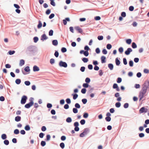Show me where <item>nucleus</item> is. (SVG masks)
<instances>
[{"mask_svg": "<svg viewBox=\"0 0 149 149\" xmlns=\"http://www.w3.org/2000/svg\"><path fill=\"white\" fill-rule=\"evenodd\" d=\"M121 105L120 102H116L115 104V106L117 108H119Z\"/></svg>", "mask_w": 149, "mask_h": 149, "instance_id": "36", "label": "nucleus"}, {"mask_svg": "<svg viewBox=\"0 0 149 149\" xmlns=\"http://www.w3.org/2000/svg\"><path fill=\"white\" fill-rule=\"evenodd\" d=\"M84 49L85 50V51L88 52L89 50H90V49L87 45H86L84 47Z\"/></svg>", "mask_w": 149, "mask_h": 149, "instance_id": "51", "label": "nucleus"}, {"mask_svg": "<svg viewBox=\"0 0 149 149\" xmlns=\"http://www.w3.org/2000/svg\"><path fill=\"white\" fill-rule=\"evenodd\" d=\"M4 140L3 141L4 144L6 146L8 145L9 143V141L6 139H4Z\"/></svg>", "mask_w": 149, "mask_h": 149, "instance_id": "41", "label": "nucleus"}, {"mask_svg": "<svg viewBox=\"0 0 149 149\" xmlns=\"http://www.w3.org/2000/svg\"><path fill=\"white\" fill-rule=\"evenodd\" d=\"M72 111L74 113H77L78 112V109L75 107L73 108L72 109Z\"/></svg>", "mask_w": 149, "mask_h": 149, "instance_id": "50", "label": "nucleus"}, {"mask_svg": "<svg viewBox=\"0 0 149 149\" xmlns=\"http://www.w3.org/2000/svg\"><path fill=\"white\" fill-rule=\"evenodd\" d=\"M93 64L95 66L99 64V63L97 60H93Z\"/></svg>", "mask_w": 149, "mask_h": 149, "instance_id": "47", "label": "nucleus"}, {"mask_svg": "<svg viewBox=\"0 0 149 149\" xmlns=\"http://www.w3.org/2000/svg\"><path fill=\"white\" fill-rule=\"evenodd\" d=\"M148 124H149V119H147L145 121V123L143 127L144 128H146L147 127V125Z\"/></svg>", "mask_w": 149, "mask_h": 149, "instance_id": "16", "label": "nucleus"}, {"mask_svg": "<svg viewBox=\"0 0 149 149\" xmlns=\"http://www.w3.org/2000/svg\"><path fill=\"white\" fill-rule=\"evenodd\" d=\"M122 81V79L121 78L118 77L116 79V82L118 83H120Z\"/></svg>", "mask_w": 149, "mask_h": 149, "instance_id": "46", "label": "nucleus"}, {"mask_svg": "<svg viewBox=\"0 0 149 149\" xmlns=\"http://www.w3.org/2000/svg\"><path fill=\"white\" fill-rule=\"evenodd\" d=\"M123 63L124 65H127V62L126 58H123Z\"/></svg>", "mask_w": 149, "mask_h": 149, "instance_id": "59", "label": "nucleus"}, {"mask_svg": "<svg viewBox=\"0 0 149 149\" xmlns=\"http://www.w3.org/2000/svg\"><path fill=\"white\" fill-rule=\"evenodd\" d=\"M51 138V136L50 135L48 134L46 135V138L45 139V140L46 141H48L50 140Z\"/></svg>", "mask_w": 149, "mask_h": 149, "instance_id": "32", "label": "nucleus"}, {"mask_svg": "<svg viewBox=\"0 0 149 149\" xmlns=\"http://www.w3.org/2000/svg\"><path fill=\"white\" fill-rule=\"evenodd\" d=\"M59 54L57 50H55L54 55L56 58H57Z\"/></svg>", "mask_w": 149, "mask_h": 149, "instance_id": "63", "label": "nucleus"}, {"mask_svg": "<svg viewBox=\"0 0 149 149\" xmlns=\"http://www.w3.org/2000/svg\"><path fill=\"white\" fill-rule=\"evenodd\" d=\"M81 59L84 63H86L88 61V59L87 58L83 57L81 58Z\"/></svg>", "mask_w": 149, "mask_h": 149, "instance_id": "31", "label": "nucleus"}, {"mask_svg": "<svg viewBox=\"0 0 149 149\" xmlns=\"http://www.w3.org/2000/svg\"><path fill=\"white\" fill-rule=\"evenodd\" d=\"M132 42V40L131 39H127L126 40V42L128 45H130Z\"/></svg>", "mask_w": 149, "mask_h": 149, "instance_id": "33", "label": "nucleus"}, {"mask_svg": "<svg viewBox=\"0 0 149 149\" xmlns=\"http://www.w3.org/2000/svg\"><path fill=\"white\" fill-rule=\"evenodd\" d=\"M70 19L69 17H66L64 19H63V24L65 25L67 24V22H70Z\"/></svg>", "mask_w": 149, "mask_h": 149, "instance_id": "11", "label": "nucleus"}, {"mask_svg": "<svg viewBox=\"0 0 149 149\" xmlns=\"http://www.w3.org/2000/svg\"><path fill=\"white\" fill-rule=\"evenodd\" d=\"M81 101L83 104H85L87 102V100L86 98H83L82 99Z\"/></svg>", "mask_w": 149, "mask_h": 149, "instance_id": "48", "label": "nucleus"}, {"mask_svg": "<svg viewBox=\"0 0 149 149\" xmlns=\"http://www.w3.org/2000/svg\"><path fill=\"white\" fill-rule=\"evenodd\" d=\"M59 145L60 147L62 149H63L65 146V144L63 142L61 143Z\"/></svg>", "mask_w": 149, "mask_h": 149, "instance_id": "57", "label": "nucleus"}, {"mask_svg": "<svg viewBox=\"0 0 149 149\" xmlns=\"http://www.w3.org/2000/svg\"><path fill=\"white\" fill-rule=\"evenodd\" d=\"M24 129L26 131H28L30 130L31 128L29 125H27L24 127Z\"/></svg>", "mask_w": 149, "mask_h": 149, "instance_id": "26", "label": "nucleus"}, {"mask_svg": "<svg viewBox=\"0 0 149 149\" xmlns=\"http://www.w3.org/2000/svg\"><path fill=\"white\" fill-rule=\"evenodd\" d=\"M40 70L39 67L36 65H34L33 67V71L34 72H38Z\"/></svg>", "mask_w": 149, "mask_h": 149, "instance_id": "13", "label": "nucleus"}, {"mask_svg": "<svg viewBox=\"0 0 149 149\" xmlns=\"http://www.w3.org/2000/svg\"><path fill=\"white\" fill-rule=\"evenodd\" d=\"M149 86V80L147 79L143 84L141 91L139 92V100H141L144 97V95L147 92V89Z\"/></svg>", "mask_w": 149, "mask_h": 149, "instance_id": "1", "label": "nucleus"}, {"mask_svg": "<svg viewBox=\"0 0 149 149\" xmlns=\"http://www.w3.org/2000/svg\"><path fill=\"white\" fill-rule=\"evenodd\" d=\"M54 31L52 30H50L49 32V35L50 36H52L53 35Z\"/></svg>", "mask_w": 149, "mask_h": 149, "instance_id": "49", "label": "nucleus"}, {"mask_svg": "<svg viewBox=\"0 0 149 149\" xmlns=\"http://www.w3.org/2000/svg\"><path fill=\"white\" fill-rule=\"evenodd\" d=\"M24 84L26 86H29L31 84L30 82L29 81H24Z\"/></svg>", "mask_w": 149, "mask_h": 149, "instance_id": "52", "label": "nucleus"}, {"mask_svg": "<svg viewBox=\"0 0 149 149\" xmlns=\"http://www.w3.org/2000/svg\"><path fill=\"white\" fill-rule=\"evenodd\" d=\"M129 66L130 67H132L134 65V62L132 60H130L129 62Z\"/></svg>", "mask_w": 149, "mask_h": 149, "instance_id": "35", "label": "nucleus"}, {"mask_svg": "<svg viewBox=\"0 0 149 149\" xmlns=\"http://www.w3.org/2000/svg\"><path fill=\"white\" fill-rule=\"evenodd\" d=\"M30 67L28 66L25 67L24 69L23 68L22 69V74L25 75L30 73Z\"/></svg>", "mask_w": 149, "mask_h": 149, "instance_id": "3", "label": "nucleus"}, {"mask_svg": "<svg viewBox=\"0 0 149 149\" xmlns=\"http://www.w3.org/2000/svg\"><path fill=\"white\" fill-rule=\"evenodd\" d=\"M82 86L84 88L86 89L88 87L90 88L91 87V86L89 85V84H88L87 82V83H83L82 85Z\"/></svg>", "mask_w": 149, "mask_h": 149, "instance_id": "15", "label": "nucleus"}, {"mask_svg": "<svg viewBox=\"0 0 149 149\" xmlns=\"http://www.w3.org/2000/svg\"><path fill=\"white\" fill-rule=\"evenodd\" d=\"M33 104L31 102H29L28 103L24 105V107L28 109L30 108Z\"/></svg>", "mask_w": 149, "mask_h": 149, "instance_id": "12", "label": "nucleus"}, {"mask_svg": "<svg viewBox=\"0 0 149 149\" xmlns=\"http://www.w3.org/2000/svg\"><path fill=\"white\" fill-rule=\"evenodd\" d=\"M21 82V80L20 79H17L15 80V83L17 85L19 84Z\"/></svg>", "mask_w": 149, "mask_h": 149, "instance_id": "28", "label": "nucleus"}, {"mask_svg": "<svg viewBox=\"0 0 149 149\" xmlns=\"http://www.w3.org/2000/svg\"><path fill=\"white\" fill-rule=\"evenodd\" d=\"M89 116L88 113L86 112H84L83 114V117L85 118H87Z\"/></svg>", "mask_w": 149, "mask_h": 149, "instance_id": "29", "label": "nucleus"}, {"mask_svg": "<svg viewBox=\"0 0 149 149\" xmlns=\"http://www.w3.org/2000/svg\"><path fill=\"white\" fill-rule=\"evenodd\" d=\"M112 47V45L109 43L107 44L106 46V47L108 50L110 49Z\"/></svg>", "mask_w": 149, "mask_h": 149, "instance_id": "43", "label": "nucleus"}, {"mask_svg": "<svg viewBox=\"0 0 149 149\" xmlns=\"http://www.w3.org/2000/svg\"><path fill=\"white\" fill-rule=\"evenodd\" d=\"M65 101L67 104H70L71 103V101L70 98H67L65 100Z\"/></svg>", "mask_w": 149, "mask_h": 149, "instance_id": "54", "label": "nucleus"}, {"mask_svg": "<svg viewBox=\"0 0 149 149\" xmlns=\"http://www.w3.org/2000/svg\"><path fill=\"white\" fill-rule=\"evenodd\" d=\"M115 62L117 66H119L120 63V61L118 59V58L117 57L116 58Z\"/></svg>", "mask_w": 149, "mask_h": 149, "instance_id": "19", "label": "nucleus"}, {"mask_svg": "<svg viewBox=\"0 0 149 149\" xmlns=\"http://www.w3.org/2000/svg\"><path fill=\"white\" fill-rule=\"evenodd\" d=\"M37 49L34 45H30L27 47L26 52L27 54L30 56L35 55L37 54Z\"/></svg>", "mask_w": 149, "mask_h": 149, "instance_id": "2", "label": "nucleus"}, {"mask_svg": "<svg viewBox=\"0 0 149 149\" xmlns=\"http://www.w3.org/2000/svg\"><path fill=\"white\" fill-rule=\"evenodd\" d=\"M28 97L26 95H23L21 97L20 103L22 104H24L26 103Z\"/></svg>", "mask_w": 149, "mask_h": 149, "instance_id": "4", "label": "nucleus"}, {"mask_svg": "<svg viewBox=\"0 0 149 149\" xmlns=\"http://www.w3.org/2000/svg\"><path fill=\"white\" fill-rule=\"evenodd\" d=\"M102 52L103 54H106L107 53V51L105 48L102 49Z\"/></svg>", "mask_w": 149, "mask_h": 149, "instance_id": "60", "label": "nucleus"}, {"mask_svg": "<svg viewBox=\"0 0 149 149\" xmlns=\"http://www.w3.org/2000/svg\"><path fill=\"white\" fill-rule=\"evenodd\" d=\"M74 28L79 33L82 34L83 33V31L82 29L80 28L79 26H76L74 27Z\"/></svg>", "mask_w": 149, "mask_h": 149, "instance_id": "10", "label": "nucleus"}, {"mask_svg": "<svg viewBox=\"0 0 149 149\" xmlns=\"http://www.w3.org/2000/svg\"><path fill=\"white\" fill-rule=\"evenodd\" d=\"M48 39V37L46 35L45 33L42 35L41 36L40 40L42 41H44Z\"/></svg>", "mask_w": 149, "mask_h": 149, "instance_id": "8", "label": "nucleus"}, {"mask_svg": "<svg viewBox=\"0 0 149 149\" xmlns=\"http://www.w3.org/2000/svg\"><path fill=\"white\" fill-rule=\"evenodd\" d=\"M39 38L38 37L35 36L33 38V41L35 43H36L38 40Z\"/></svg>", "mask_w": 149, "mask_h": 149, "instance_id": "44", "label": "nucleus"}, {"mask_svg": "<svg viewBox=\"0 0 149 149\" xmlns=\"http://www.w3.org/2000/svg\"><path fill=\"white\" fill-rule=\"evenodd\" d=\"M105 120L106 121L109 122L111 120V118L110 117H106L105 118Z\"/></svg>", "mask_w": 149, "mask_h": 149, "instance_id": "58", "label": "nucleus"}, {"mask_svg": "<svg viewBox=\"0 0 149 149\" xmlns=\"http://www.w3.org/2000/svg\"><path fill=\"white\" fill-rule=\"evenodd\" d=\"M52 107V104L47 103V107L49 109L48 111L50 110V109Z\"/></svg>", "mask_w": 149, "mask_h": 149, "instance_id": "24", "label": "nucleus"}, {"mask_svg": "<svg viewBox=\"0 0 149 149\" xmlns=\"http://www.w3.org/2000/svg\"><path fill=\"white\" fill-rule=\"evenodd\" d=\"M129 106V104L128 103H125L123 105V107L125 109L127 108Z\"/></svg>", "mask_w": 149, "mask_h": 149, "instance_id": "61", "label": "nucleus"}, {"mask_svg": "<svg viewBox=\"0 0 149 149\" xmlns=\"http://www.w3.org/2000/svg\"><path fill=\"white\" fill-rule=\"evenodd\" d=\"M71 95L72 96L73 99L74 100H76L78 96V95L77 93H72Z\"/></svg>", "mask_w": 149, "mask_h": 149, "instance_id": "23", "label": "nucleus"}, {"mask_svg": "<svg viewBox=\"0 0 149 149\" xmlns=\"http://www.w3.org/2000/svg\"><path fill=\"white\" fill-rule=\"evenodd\" d=\"M86 91L87 90L86 88H83L81 89V92L83 94H85L86 93Z\"/></svg>", "mask_w": 149, "mask_h": 149, "instance_id": "53", "label": "nucleus"}, {"mask_svg": "<svg viewBox=\"0 0 149 149\" xmlns=\"http://www.w3.org/2000/svg\"><path fill=\"white\" fill-rule=\"evenodd\" d=\"M132 51V49L130 48H128L125 52V54L126 55L130 54V53Z\"/></svg>", "mask_w": 149, "mask_h": 149, "instance_id": "9", "label": "nucleus"}, {"mask_svg": "<svg viewBox=\"0 0 149 149\" xmlns=\"http://www.w3.org/2000/svg\"><path fill=\"white\" fill-rule=\"evenodd\" d=\"M19 131L18 129H15L14 131V134L17 135L19 134Z\"/></svg>", "mask_w": 149, "mask_h": 149, "instance_id": "42", "label": "nucleus"}, {"mask_svg": "<svg viewBox=\"0 0 149 149\" xmlns=\"http://www.w3.org/2000/svg\"><path fill=\"white\" fill-rule=\"evenodd\" d=\"M21 116H16L15 118V121L17 122H18L21 120Z\"/></svg>", "mask_w": 149, "mask_h": 149, "instance_id": "20", "label": "nucleus"}, {"mask_svg": "<svg viewBox=\"0 0 149 149\" xmlns=\"http://www.w3.org/2000/svg\"><path fill=\"white\" fill-rule=\"evenodd\" d=\"M95 52L96 54H98L100 53V50L99 47H97L95 49Z\"/></svg>", "mask_w": 149, "mask_h": 149, "instance_id": "55", "label": "nucleus"}, {"mask_svg": "<svg viewBox=\"0 0 149 149\" xmlns=\"http://www.w3.org/2000/svg\"><path fill=\"white\" fill-rule=\"evenodd\" d=\"M25 61L23 59H21L20 61L19 65L20 66H22L24 64Z\"/></svg>", "mask_w": 149, "mask_h": 149, "instance_id": "30", "label": "nucleus"}, {"mask_svg": "<svg viewBox=\"0 0 149 149\" xmlns=\"http://www.w3.org/2000/svg\"><path fill=\"white\" fill-rule=\"evenodd\" d=\"M42 26V23L40 20H39L38 21V24L37 25V27L38 29H40Z\"/></svg>", "mask_w": 149, "mask_h": 149, "instance_id": "18", "label": "nucleus"}, {"mask_svg": "<svg viewBox=\"0 0 149 149\" xmlns=\"http://www.w3.org/2000/svg\"><path fill=\"white\" fill-rule=\"evenodd\" d=\"M132 47L133 49H135L137 48V46L135 42H133L132 43Z\"/></svg>", "mask_w": 149, "mask_h": 149, "instance_id": "39", "label": "nucleus"}, {"mask_svg": "<svg viewBox=\"0 0 149 149\" xmlns=\"http://www.w3.org/2000/svg\"><path fill=\"white\" fill-rule=\"evenodd\" d=\"M75 108L77 109H79L81 107L80 105L78 103H76L74 104Z\"/></svg>", "mask_w": 149, "mask_h": 149, "instance_id": "38", "label": "nucleus"}, {"mask_svg": "<svg viewBox=\"0 0 149 149\" xmlns=\"http://www.w3.org/2000/svg\"><path fill=\"white\" fill-rule=\"evenodd\" d=\"M58 65L60 67H63L66 68L68 66V65L67 63L63 61H60L58 63Z\"/></svg>", "mask_w": 149, "mask_h": 149, "instance_id": "5", "label": "nucleus"}, {"mask_svg": "<svg viewBox=\"0 0 149 149\" xmlns=\"http://www.w3.org/2000/svg\"><path fill=\"white\" fill-rule=\"evenodd\" d=\"M1 138L3 140L6 139L7 138V136L6 134H3L1 135Z\"/></svg>", "mask_w": 149, "mask_h": 149, "instance_id": "34", "label": "nucleus"}, {"mask_svg": "<svg viewBox=\"0 0 149 149\" xmlns=\"http://www.w3.org/2000/svg\"><path fill=\"white\" fill-rule=\"evenodd\" d=\"M73 125L74 127V130L75 131L78 132L79 130V124L78 122H75L73 124Z\"/></svg>", "mask_w": 149, "mask_h": 149, "instance_id": "6", "label": "nucleus"}, {"mask_svg": "<svg viewBox=\"0 0 149 149\" xmlns=\"http://www.w3.org/2000/svg\"><path fill=\"white\" fill-rule=\"evenodd\" d=\"M55 60L53 58H52L50 59V63L51 65H53L55 63Z\"/></svg>", "mask_w": 149, "mask_h": 149, "instance_id": "62", "label": "nucleus"}, {"mask_svg": "<svg viewBox=\"0 0 149 149\" xmlns=\"http://www.w3.org/2000/svg\"><path fill=\"white\" fill-rule=\"evenodd\" d=\"M101 63H104L106 62V57L104 56H102L101 57Z\"/></svg>", "mask_w": 149, "mask_h": 149, "instance_id": "14", "label": "nucleus"}, {"mask_svg": "<svg viewBox=\"0 0 149 149\" xmlns=\"http://www.w3.org/2000/svg\"><path fill=\"white\" fill-rule=\"evenodd\" d=\"M85 122H86V121L84 119L81 120L80 121V123L82 125H84V124H85Z\"/></svg>", "mask_w": 149, "mask_h": 149, "instance_id": "64", "label": "nucleus"}, {"mask_svg": "<svg viewBox=\"0 0 149 149\" xmlns=\"http://www.w3.org/2000/svg\"><path fill=\"white\" fill-rule=\"evenodd\" d=\"M72 120L70 117H67L66 119V121L67 123H70L72 122Z\"/></svg>", "mask_w": 149, "mask_h": 149, "instance_id": "25", "label": "nucleus"}, {"mask_svg": "<svg viewBox=\"0 0 149 149\" xmlns=\"http://www.w3.org/2000/svg\"><path fill=\"white\" fill-rule=\"evenodd\" d=\"M85 81L86 83L87 82L88 84H89L91 81L89 77H86L85 79Z\"/></svg>", "mask_w": 149, "mask_h": 149, "instance_id": "56", "label": "nucleus"}, {"mask_svg": "<svg viewBox=\"0 0 149 149\" xmlns=\"http://www.w3.org/2000/svg\"><path fill=\"white\" fill-rule=\"evenodd\" d=\"M118 51L120 53L122 54L124 51L123 48L122 47H120L118 48Z\"/></svg>", "mask_w": 149, "mask_h": 149, "instance_id": "37", "label": "nucleus"}, {"mask_svg": "<svg viewBox=\"0 0 149 149\" xmlns=\"http://www.w3.org/2000/svg\"><path fill=\"white\" fill-rule=\"evenodd\" d=\"M46 144V142L45 141H41L40 143L41 146L42 147H44L45 146Z\"/></svg>", "mask_w": 149, "mask_h": 149, "instance_id": "45", "label": "nucleus"}, {"mask_svg": "<svg viewBox=\"0 0 149 149\" xmlns=\"http://www.w3.org/2000/svg\"><path fill=\"white\" fill-rule=\"evenodd\" d=\"M61 51L62 53H64L67 52V49L65 47H62L61 49Z\"/></svg>", "mask_w": 149, "mask_h": 149, "instance_id": "40", "label": "nucleus"}, {"mask_svg": "<svg viewBox=\"0 0 149 149\" xmlns=\"http://www.w3.org/2000/svg\"><path fill=\"white\" fill-rule=\"evenodd\" d=\"M15 52V50H9L8 52L7 53L8 54H9L10 55H12L14 54Z\"/></svg>", "mask_w": 149, "mask_h": 149, "instance_id": "27", "label": "nucleus"}, {"mask_svg": "<svg viewBox=\"0 0 149 149\" xmlns=\"http://www.w3.org/2000/svg\"><path fill=\"white\" fill-rule=\"evenodd\" d=\"M108 66L110 70H112L113 69L114 66L113 64L111 63L108 64Z\"/></svg>", "mask_w": 149, "mask_h": 149, "instance_id": "21", "label": "nucleus"}, {"mask_svg": "<svg viewBox=\"0 0 149 149\" xmlns=\"http://www.w3.org/2000/svg\"><path fill=\"white\" fill-rule=\"evenodd\" d=\"M90 130L89 128H86L84 129L83 132L85 135H86L87 133L89 132Z\"/></svg>", "mask_w": 149, "mask_h": 149, "instance_id": "22", "label": "nucleus"}, {"mask_svg": "<svg viewBox=\"0 0 149 149\" xmlns=\"http://www.w3.org/2000/svg\"><path fill=\"white\" fill-rule=\"evenodd\" d=\"M148 111L147 109L145 108V107H141L139 110V113L141 114L143 113H146Z\"/></svg>", "mask_w": 149, "mask_h": 149, "instance_id": "7", "label": "nucleus"}, {"mask_svg": "<svg viewBox=\"0 0 149 149\" xmlns=\"http://www.w3.org/2000/svg\"><path fill=\"white\" fill-rule=\"evenodd\" d=\"M52 44L55 46H57L58 45V41L57 40H53L52 41Z\"/></svg>", "mask_w": 149, "mask_h": 149, "instance_id": "17", "label": "nucleus"}]
</instances>
